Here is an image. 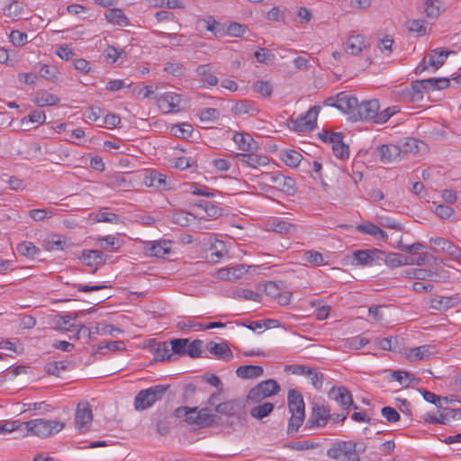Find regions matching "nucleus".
Segmentation results:
<instances>
[{
	"instance_id": "nucleus-1",
	"label": "nucleus",
	"mask_w": 461,
	"mask_h": 461,
	"mask_svg": "<svg viewBox=\"0 0 461 461\" xmlns=\"http://www.w3.org/2000/svg\"><path fill=\"white\" fill-rule=\"evenodd\" d=\"M399 112L400 107L397 105L380 110V104L377 99L365 100L358 103L357 112L353 115V121H366L375 124H383Z\"/></svg>"
},
{
	"instance_id": "nucleus-2",
	"label": "nucleus",
	"mask_w": 461,
	"mask_h": 461,
	"mask_svg": "<svg viewBox=\"0 0 461 461\" xmlns=\"http://www.w3.org/2000/svg\"><path fill=\"white\" fill-rule=\"evenodd\" d=\"M366 445L353 440H336L330 445L328 457L342 461H360V454L365 453Z\"/></svg>"
},
{
	"instance_id": "nucleus-3",
	"label": "nucleus",
	"mask_w": 461,
	"mask_h": 461,
	"mask_svg": "<svg viewBox=\"0 0 461 461\" xmlns=\"http://www.w3.org/2000/svg\"><path fill=\"white\" fill-rule=\"evenodd\" d=\"M288 409L291 417L288 421L287 433H296L305 419V404L303 394L296 389H290L287 394Z\"/></svg>"
},
{
	"instance_id": "nucleus-4",
	"label": "nucleus",
	"mask_w": 461,
	"mask_h": 461,
	"mask_svg": "<svg viewBox=\"0 0 461 461\" xmlns=\"http://www.w3.org/2000/svg\"><path fill=\"white\" fill-rule=\"evenodd\" d=\"M29 433L40 438H49L63 429L65 424L56 420L34 419L21 424Z\"/></svg>"
},
{
	"instance_id": "nucleus-5",
	"label": "nucleus",
	"mask_w": 461,
	"mask_h": 461,
	"mask_svg": "<svg viewBox=\"0 0 461 461\" xmlns=\"http://www.w3.org/2000/svg\"><path fill=\"white\" fill-rule=\"evenodd\" d=\"M168 389V384H157L147 389L140 390L134 399L135 410L144 411L149 409L156 402L160 401Z\"/></svg>"
},
{
	"instance_id": "nucleus-6",
	"label": "nucleus",
	"mask_w": 461,
	"mask_h": 461,
	"mask_svg": "<svg viewBox=\"0 0 461 461\" xmlns=\"http://www.w3.org/2000/svg\"><path fill=\"white\" fill-rule=\"evenodd\" d=\"M261 177L265 181L274 185V186H268L267 185H263L260 184L262 190L269 191L276 189L288 195H294L296 193L295 181L290 176H285L280 173H263Z\"/></svg>"
},
{
	"instance_id": "nucleus-7",
	"label": "nucleus",
	"mask_w": 461,
	"mask_h": 461,
	"mask_svg": "<svg viewBox=\"0 0 461 461\" xmlns=\"http://www.w3.org/2000/svg\"><path fill=\"white\" fill-rule=\"evenodd\" d=\"M280 391V386L276 381L268 379L263 381L251 388L247 396L249 403H258L262 400L276 395Z\"/></svg>"
},
{
	"instance_id": "nucleus-8",
	"label": "nucleus",
	"mask_w": 461,
	"mask_h": 461,
	"mask_svg": "<svg viewBox=\"0 0 461 461\" xmlns=\"http://www.w3.org/2000/svg\"><path fill=\"white\" fill-rule=\"evenodd\" d=\"M320 107L312 106L303 115L291 122L290 128L297 132L311 131L316 126Z\"/></svg>"
},
{
	"instance_id": "nucleus-9",
	"label": "nucleus",
	"mask_w": 461,
	"mask_h": 461,
	"mask_svg": "<svg viewBox=\"0 0 461 461\" xmlns=\"http://www.w3.org/2000/svg\"><path fill=\"white\" fill-rule=\"evenodd\" d=\"M181 101V95L174 92H167L157 97L158 108L166 113L180 112Z\"/></svg>"
},
{
	"instance_id": "nucleus-10",
	"label": "nucleus",
	"mask_w": 461,
	"mask_h": 461,
	"mask_svg": "<svg viewBox=\"0 0 461 461\" xmlns=\"http://www.w3.org/2000/svg\"><path fill=\"white\" fill-rule=\"evenodd\" d=\"M93 420L92 408L88 402H80L75 415V424L77 429L85 432Z\"/></svg>"
},
{
	"instance_id": "nucleus-11",
	"label": "nucleus",
	"mask_w": 461,
	"mask_h": 461,
	"mask_svg": "<svg viewBox=\"0 0 461 461\" xmlns=\"http://www.w3.org/2000/svg\"><path fill=\"white\" fill-rule=\"evenodd\" d=\"M384 255V251L376 249L357 250L353 253V260L361 266H372L379 264Z\"/></svg>"
},
{
	"instance_id": "nucleus-12",
	"label": "nucleus",
	"mask_w": 461,
	"mask_h": 461,
	"mask_svg": "<svg viewBox=\"0 0 461 461\" xmlns=\"http://www.w3.org/2000/svg\"><path fill=\"white\" fill-rule=\"evenodd\" d=\"M450 53V51L443 50L442 49L433 50L428 57L423 59L422 64L417 67L416 73H421L424 71L427 68V66L425 65L426 63H428L429 66L434 68L435 70L438 69L443 66L445 60Z\"/></svg>"
},
{
	"instance_id": "nucleus-13",
	"label": "nucleus",
	"mask_w": 461,
	"mask_h": 461,
	"mask_svg": "<svg viewBox=\"0 0 461 461\" xmlns=\"http://www.w3.org/2000/svg\"><path fill=\"white\" fill-rule=\"evenodd\" d=\"M328 395L330 399L336 401L342 407L343 411H348L350 406L357 409V406L353 402L351 393L345 386H333Z\"/></svg>"
},
{
	"instance_id": "nucleus-14",
	"label": "nucleus",
	"mask_w": 461,
	"mask_h": 461,
	"mask_svg": "<svg viewBox=\"0 0 461 461\" xmlns=\"http://www.w3.org/2000/svg\"><path fill=\"white\" fill-rule=\"evenodd\" d=\"M330 418V410L325 405L315 404L307 421L309 428L324 427Z\"/></svg>"
},
{
	"instance_id": "nucleus-15",
	"label": "nucleus",
	"mask_w": 461,
	"mask_h": 461,
	"mask_svg": "<svg viewBox=\"0 0 461 461\" xmlns=\"http://www.w3.org/2000/svg\"><path fill=\"white\" fill-rule=\"evenodd\" d=\"M80 259L91 268V273H95L105 263V255L98 249L84 250Z\"/></svg>"
},
{
	"instance_id": "nucleus-16",
	"label": "nucleus",
	"mask_w": 461,
	"mask_h": 461,
	"mask_svg": "<svg viewBox=\"0 0 461 461\" xmlns=\"http://www.w3.org/2000/svg\"><path fill=\"white\" fill-rule=\"evenodd\" d=\"M339 104L338 109L341 112L349 115L350 119L353 120L354 113L357 112L358 105L357 99L346 92H340L338 94Z\"/></svg>"
},
{
	"instance_id": "nucleus-17",
	"label": "nucleus",
	"mask_w": 461,
	"mask_h": 461,
	"mask_svg": "<svg viewBox=\"0 0 461 461\" xmlns=\"http://www.w3.org/2000/svg\"><path fill=\"white\" fill-rule=\"evenodd\" d=\"M242 409V401L239 399H233L216 404L215 411L226 417H235L239 415Z\"/></svg>"
},
{
	"instance_id": "nucleus-18",
	"label": "nucleus",
	"mask_w": 461,
	"mask_h": 461,
	"mask_svg": "<svg viewBox=\"0 0 461 461\" xmlns=\"http://www.w3.org/2000/svg\"><path fill=\"white\" fill-rule=\"evenodd\" d=\"M366 48V38L363 34L353 33L344 42V50L351 55H358Z\"/></svg>"
},
{
	"instance_id": "nucleus-19",
	"label": "nucleus",
	"mask_w": 461,
	"mask_h": 461,
	"mask_svg": "<svg viewBox=\"0 0 461 461\" xmlns=\"http://www.w3.org/2000/svg\"><path fill=\"white\" fill-rule=\"evenodd\" d=\"M236 158L240 163L254 168L267 166L269 163V159L267 156H261L255 153H238L236 154Z\"/></svg>"
},
{
	"instance_id": "nucleus-20",
	"label": "nucleus",
	"mask_w": 461,
	"mask_h": 461,
	"mask_svg": "<svg viewBox=\"0 0 461 461\" xmlns=\"http://www.w3.org/2000/svg\"><path fill=\"white\" fill-rule=\"evenodd\" d=\"M207 350L218 359L228 362L233 357L232 351L226 343H216L210 341L206 345Z\"/></svg>"
},
{
	"instance_id": "nucleus-21",
	"label": "nucleus",
	"mask_w": 461,
	"mask_h": 461,
	"mask_svg": "<svg viewBox=\"0 0 461 461\" xmlns=\"http://www.w3.org/2000/svg\"><path fill=\"white\" fill-rule=\"evenodd\" d=\"M231 112L236 115L256 116L259 109L254 101L243 99L233 105Z\"/></svg>"
},
{
	"instance_id": "nucleus-22",
	"label": "nucleus",
	"mask_w": 461,
	"mask_h": 461,
	"mask_svg": "<svg viewBox=\"0 0 461 461\" xmlns=\"http://www.w3.org/2000/svg\"><path fill=\"white\" fill-rule=\"evenodd\" d=\"M195 419H197L196 426L198 428H210L219 423L220 417L216 414L211 413L210 409L205 407L197 411Z\"/></svg>"
},
{
	"instance_id": "nucleus-23",
	"label": "nucleus",
	"mask_w": 461,
	"mask_h": 461,
	"mask_svg": "<svg viewBox=\"0 0 461 461\" xmlns=\"http://www.w3.org/2000/svg\"><path fill=\"white\" fill-rule=\"evenodd\" d=\"M379 157L382 162L391 163L401 157V148L393 144H384L378 148Z\"/></svg>"
},
{
	"instance_id": "nucleus-24",
	"label": "nucleus",
	"mask_w": 461,
	"mask_h": 461,
	"mask_svg": "<svg viewBox=\"0 0 461 461\" xmlns=\"http://www.w3.org/2000/svg\"><path fill=\"white\" fill-rule=\"evenodd\" d=\"M437 353L436 346L423 345L410 349L408 357L411 360H428Z\"/></svg>"
},
{
	"instance_id": "nucleus-25",
	"label": "nucleus",
	"mask_w": 461,
	"mask_h": 461,
	"mask_svg": "<svg viewBox=\"0 0 461 461\" xmlns=\"http://www.w3.org/2000/svg\"><path fill=\"white\" fill-rule=\"evenodd\" d=\"M268 227L272 231L280 234H293L297 230L296 225L280 218H275L271 220L268 222Z\"/></svg>"
},
{
	"instance_id": "nucleus-26",
	"label": "nucleus",
	"mask_w": 461,
	"mask_h": 461,
	"mask_svg": "<svg viewBox=\"0 0 461 461\" xmlns=\"http://www.w3.org/2000/svg\"><path fill=\"white\" fill-rule=\"evenodd\" d=\"M197 77L203 84L214 86L218 84V77L210 64L199 65L196 68Z\"/></svg>"
},
{
	"instance_id": "nucleus-27",
	"label": "nucleus",
	"mask_w": 461,
	"mask_h": 461,
	"mask_svg": "<svg viewBox=\"0 0 461 461\" xmlns=\"http://www.w3.org/2000/svg\"><path fill=\"white\" fill-rule=\"evenodd\" d=\"M74 364L70 360L52 361L45 365L44 370L50 375L59 376L62 371L72 369Z\"/></svg>"
},
{
	"instance_id": "nucleus-28",
	"label": "nucleus",
	"mask_w": 461,
	"mask_h": 461,
	"mask_svg": "<svg viewBox=\"0 0 461 461\" xmlns=\"http://www.w3.org/2000/svg\"><path fill=\"white\" fill-rule=\"evenodd\" d=\"M232 140L238 145L242 151H251L255 149L256 142L249 133L236 132L232 136Z\"/></svg>"
},
{
	"instance_id": "nucleus-29",
	"label": "nucleus",
	"mask_w": 461,
	"mask_h": 461,
	"mask_svg": "<svg viewBox=\"0 0 461 461\" xmlns=\"http://www.w3.org/2000/svg\"><path fill=\"white\" fill-rule=\"evenodd\" d=\"M263 367L259 366L246 365L237 368L236 374L244 379L255 378L263 375Z\"/></svg>"
},
{
	"instance_id": "nucleus-30",
	"label": "nucleus",
	"mask_w": 461,
	"mask_h": 461,
	"mask_svg": "<svg viewBox=\"0 0 461 461\" xmlns=\"http://www.w3.org/2000/svg\"><path fill=\"white\" fill-rule=\"evenodd\" d=\"M105 18L108 23L115 25L127 26L129 24L128 18L125 16L123 12L118 8L109 9L105 13Z\"/></svg>"
},
{
	"instance_id": "nucleus-31",
	"label": "nucleus",
	"mask_w": 461,
	"mask_h": 461,
	"mask_svg": "<svg viewBox=\"0 0 461 461\" xmlns=\"http://www.w3.org/2000/svg\"><path fill=\"white\" fill-rule=\"evenodd\" d=\"M380 261H384L385 264L393 268L401 266L408 265V256L400 254V253H388L383 256V259Z\"/></svg>"
},
{
	"instance_id": "nucleus-32",
	"label": "nucleus",
	"mask_w": 461,
	"mask_h": 461,
	"mask_svg": "<svg viewBox=\"0 0 461 461\" xmlns=\"http://www.w3.org/2000/svg\"><path fill=\"white\" fill-rule=\"evenodd\" d=\"M280 158L290 167H296L301 162L302 154L294 149H285L280 154Z\"/></svg>"
},
{
	"instance_id": "nucleus-33",
	"label": "nucleus",
	"mask_w": 461,
	"mask_h": 461,
	"mask_svg": "<svg viewBox=\"0 0 461 461\" xmlns=\"http://www.w3.org/2000/svg\"><path fill=\"white\" fill-rule=\"evenodd\" d=\"M144 183L148 186L165 189L167 186V176L161 173L152 171L145 177Z\"/></svg>"
},
{
	"instance_id": "nucleus-34",
	"label": "nucleus",
	"mask_w": 461,
	"mask_h": 461,
	"mask_svg": "<svg viewBox=\"0 0 461 461\" xmlns=\"http://www.w3.org/2000/svg\"><path fill=\"white\" fill-rule=\"evenodd\" d=\"M424 13L428 18H438L442 13V3L439 0H425Z\"/></svg>"
},
{
	"instance_id": "nucleus-35",
	"label": "nucleus",
	"mask_w": 461,
	"mask_h": 461,
	"mask_svg": "<svg viewBox=\"0 0 461 461\" xmlns=\"http://www.w3.org/2000/svg\"><path fill=\"white\" fill-rule=\"evenodd\" d=\"M274 408L275 406L272 402H265L253 407L250 410L249 414L257 420H262L267 417L273 411Z\"/></svg>"
},
{
	"instance_id": "nucleus-36",
	"label": "nucleus",
	"mask_w": 461,
	"mask_h": 461,
	"mask_svg": "<svg viewBox=\"0 0 461 461\" xmlns=\"http://www.w3.org/2000/svg\"><path fill=\"white\" fill-rule=\"evenodd\" d=\"M148 250L150 256L163 258L170 251L169 242L164 240L151 243Z\"/></svg>"
},
{
	"instance_id": "nucleus-37",
	"label": "nucleus",
	"mask_w": 461,
	"mask_h": 461,
	"mask_svg": "<svg viewBox=\"0 0 461 461\" xmlns=\"http://www.w3.org/2000/svg\"><path fill=\"white\" fill-rule=\"evenodd\" d=\"M172 222L175 224L185 227L191 224L195 220L193 213L185 211L175 212L171 216Z\"/></svg>"
},
{
	"instance_id": "nucleus-38",
	"label": "nucleus",
	"mask_w": 461,
	"mask_h": 461,
	"mask_svg": "<svg viewBox=\"0 0 461 461\" xmlns=\"http://www.w3.org/2000/svg\"><path fill=\"white\" fill-rule=\"evenodd\" d=\"M59 102V98L49 92H41L38 93L36 96L35 103L38 106H50V105H56Z\"/></svg>"
},
{
	"instance_id": "nucleus-39",
	"label": "nucleus",
	"mask_w": 461,
	"mask_h": 461,
	"mask_svg": "<svg viewBox=\"0 0 461 461\" xmlns=\"http://www.w3.org/2000/svg\"><path fill=\"white\" fill-rule=\"evenodd\" d=\"M99 324L90 329L86 328L84 324H79L75 338L77 339L84 338L86 342H88L94 335H99Z\"/></svg>"
},
{
	"instance_id": "nucleus-40",
	"label": "nucleus",
	"mask_w": 461,
	"mask_h": 461,
	"mask_svg": "<svg viewBox=\"0 0 461 461\" xmlns=\"http://www.w3.org/2000/svg\"><path fill=\"white\" fill-rule=\"evenodd\" d=\"M125 349V344L122 340L117 341H109V342H101L96 349L95 353L104 354V350H108L111 352L122 351Z\"/></svg>"
},
{
	"instance_id": "nucleus-41",
	"label": "nucleus",
	"mask_w": 461,
	"mask_h": 461,
	"mask_svg": "<svg viewBox=\"0 0 461 461\" xmlns=\"http://www.w3.org/2000/svg\"><path fill=\"white\" fill-rule=\"evenodd\" d=\"M17 251L24 257L34 258L40 249L31 241H23L17 246Z\"/></svg>"
},
{
	"instance_id": "nucleus-42",
	"label": "nucleus",
	"mask_w": 461,
	"mask_h": 461,
	"mask_svg": "<svg viewBox=\"0 0 461 461\" xmlns=\"http://www.w3.org/2000/svg\"><path fill=\"white\" fill-rule=\"evenodd\" d=\"M193 131V127L189 123H181L173 125L170 129V132L173 136L180 139L188 138Z\"/></svg>"
},
{
	"instance_id": "nucleus-43",
	"label": "nucleus",
	"mask_w": 461,
	"mask_h": 461,
	"mask_svg": "<svg viewBox=\"0 0 461 461\" xmlns=\"http://www.w3.org/2000/svg\"><path fill=\"white\" fill-rule=\"evenodd\" d=\"M95 221L98 222H108L116 224L120 221L119 215L111 212L107 208L101 209L95 217Z\"/></svg>"
},
{
	"instance_id": "nucleus-44",
	"label": "nucleus",
	"mask_w": 461,
	"mask_h": 461,
	"mask_svg": "<svg viewBox=\"0 0 461 461\" xmlns=\"http://www.w3.org/2000/svg\"><path fill=\"white\" fill-rule=\"evenodd\" d=\"M126 55L127 54L125 50H118L111 45H109L104 51L105 60L111 64L116 62L120 58H125Z\"/></svg>"
},
{
	"instance_id": "nucleus-45",
	"label": "nucleus",
	"mask_w": 461,
	"mask_h": 461,
	"mask_svg": "<svg viewBox=\"0 0 461 461\" xmlns=\"http://www.w3.org/2000/svg\"><path fill=\"white\" fill-rule=\"evenodd\" d=\"M172 356L173 354L167 342L159 343L154 352V357L156 360H169Z\"/></svg>"
},
{
	"instance_id": "nucleus-46",
	"label": "nucleus",
	"mask_w": 461,
	"mask_h": 461,
	"mask_svg": "<svg viewBox=\"0 0 461 461\" xmlns=\"http://www.w3.org/2000/svg\"><path fill=\"white\" fill-rule=\"evenodd\" d=\"M254 56L258 62L264 64L273 63L276 58L275 54L266 48H260L258 50L255 51Z\"/></svg>"
},
{
	"instance_id": "nucleus-47",
	"label": "nucleus",
	"mask_w": 461,
	"mask_h": 461,
	"mask_svg": "<svg viewBox=\"0 0 461 461\" xmlns=\"http://www.w3.org/2000/svg\"><path fill=\"white\" fill-rule=\"evenodd\" d=\"M420 392L425 401L435 404L438 408H442L443 403H447V397L438 396L434 393L426 390H422Z\"/></svg>"
},
{
	"instance_id": "nucleus-48",
	"label": "nucleus",
	"mask_w": 461,
	"mask_h": 461,
	"mask_svg": "<svg viewBox=\"0 0 461 461\" xmlns=\"http://www.w3.org/2000/svg\"><path fill=\"white\" fill-rule=\"evenodd\" d=\"M252 88L256 93L260 94L262 96H270L273 92V87L267 81H257L253 84Z\"/></svg>"
},
{
	"instance_id": "nucleus-49",
	"label": "nucleus",
	"mask_w": 461,
	"mask_h": 461,
	"mask_svg": "<svg viewBox=\"0 0 461 461\" xmlns=\"http://www.w3.org/2000/svg\"><path fill=\"white\" fill-rule=\"evenodd\" d=\"M303 259L314 266H321L324 262L322 254L314 250L304 251Z\"/></svg>"
},
{
	"instance_id": "nucleus-50",
	"label": "nucleus",
	"mask_w": 461,
	"mask_h": 461,
	"mask_svg": "<svg viewBox=\"0 0 461 461\" xmlns=\"http://www.w3.org/2000/svg\"><path fill=\"white\" fill-rule=\"evenodd\" d=\"M198 206L203 208L210 217L217 218L221 215V209L211 202L201 201Z\"/></svg>"
},
{
	"instance_id": "nucleus-51",
	"label": "nucleus",
	"mask_w": 461,
	"mask_h": 461,
	"mask_svg": "<svg viewBox=\"0 0 461 461\" xmlns=\"http://www.w3.org/2000/svg\"><path fill=\"white\" fill-rule=\"evenodd\" d=\"M187 339H174L170 341L171 351L177 355H185L188 343Z\"/></svg>"
},
{
	"instance_id": "nucleus-52",
	"label": "nucleus",
	"mask_w": 461,
	"mask_h": 461,
	"mask_svg": "<svg viewBox=\"0 0 461 461\" xmlns=\"http://www.w3.org/2000/svg\"><path fill=\"white\" fill-rule=\"evenodd\" d=\"M203 341L200 339H194L191 343H187L185 354L189 357L195 358L200 357L202 353Z\"/></svg>"
},
{
	"instance_id": "nucleus-53",
	"label": "nucleus",
	"mask_w": 461,
	"mask_h": 461,
	"mask_svg": "<svg viewBox=\"0 0 461 461\" xmlns=\"http://www.w3.org/2000/svg\"><path fill=\"white\" fill-rule=\"evenodd\" d=\"M285 371L296 375L311 376L312 367L304 365H290L285 366Z\"/></svg>"
},
{
	"instance_id": "nucleus-54",
	"label": "nucleus",
	"mask_w": 461,
	"mask_h": 461,
	"mask_svg": "<svg viewBox=\"0 0 461 461\" xmlns=\"http://www.w3.org/2000/svg\"><path fill=\"white\" fill-rule=\"evenodd\" d=\"M220 116V112L215 108H204L200 111L199 118L202 122H213Z\"/></svg>"
},
{
	"instance_id": "nucleus-55",
	"label": "nucleus",
	"mask_w": 461,
	"mask_h": 461,
	"mask_svg": "<svg viewBox=\"0 0 461 461\" xmlns=\"http://www.w3.org/2000/svg\"><path fill=\"white\" fill-rule=\"evenodd\" d=\"M454 298L439 297L432 300V307L437 310H447L454 305Z\"/></svg>"
},
{
	"instance_id": "nucleus-56",
	"label": "nucleus",
	"mask_w": 461,
	"mask_h": 461,
	"mask_svg": "<svg viewBox=\"0 0 461 461\" xmlns=\"http://www.w3.org/2000/svg\"><path fill=\"white\" fill-rule=\"evenodd\" d=\"M369 343V340L361 336H356L351 339H348L345 345L350 349H359Z\"/></svg>"
},
{
	"instance_id": "nucleus-57",
	"label": "nucleus",
	"mask_w": 461,
	"mask_h": 461,
	"mask_svg": "<svg viewBox=\"0 0 461 461\" xmlns=\"http://www.w3.org/2000/svg\"><path fill=\"white\" fill-rule=\"evenodd\" d=\"M357 230L359 232L368 234V235H371L374 237H377V233H380V231H381V228L379 226H377L376 224L371 223V222L359 224L357 227Z\"/></svg>"
},
{
	"instance_id": "nucleus-58",
	"label": "nucleus",
	"mask_w": 461,
	"mask_h": 461,
	"mask_svg": "<svg viewBox=\"0 0 461 461\" xmlns=\"http://www.w3.org/2000/svg\"><path fill=\"white\" fill-rule=\"evenodd\" d=\"M206 23V30L209 32H212L216 37L221 36L224 33V30L221 27V24L212 19V17H209Z\"/></svg>"
},
{
	"instance_id": "nucleus-59",
	"label": "nucleus",
	"mask_w": 461,
	"mask_h": 461,
	"mask_svg": "<svg viewBox=\"0 0 461 461\" xmlns=\"http://www.w3.org/2000/svg\"><path fill=\"white\" fill-rule=\"evenodd\" d=\"M103 249L110 248L111 250H117L120 248V240L112 236H105L98 240Z\"/></svg>"
},
{
	"instance_id": "nucleus-60",
	"label": "nucleus",
	"mask_w": 461,
	"mask_h": 461,
	"mask_svg": "<svg viewBox=\"0 0 461 461\" xmlns=\"http://www.w3.org/2000/svg\"><path fill=\"white\" fill-rule=\"evenodd\" d=\"M454 209L447 204H438L435 207L434 212L441 219H449L454 214Z\"/></svg>"
},
{
	"instance_id": "nucleus-61",
	"label": "nucleus",
	"mask_w": 461,
	"mask_h": 461,
	"mask_svg": "<svg viewBox=\"0 0 461 461\" xmlns=\"http://www.w3.org/2000/svg\"><path fill=\"white\" fill-rule=\"evenodd\" d=\"M383 417L386 419L388 422H396L400 420L399 412L393 407L385 406L381 410Z\"/></svg>"
},
{
	"instance_id": "nucleus-62",
	"label": "nucleus",
	"mask_w": 461,
	"mask_h": 461,
	"mask_svg": "<svg viewBox=\"0 0 461 461\" xmlns=\"http://www.w3.org/2000/svg\"><path fill=\"white\" fill-rule=\"evenodd\" d=\"M332 150L335 157L341 160L348 159L349 157V148L344 142L337 144V146L335 147H332Z\"/></svg>"
},
{
	"instance_id": "nucleus-63",
	"label": "nucleus",
	"mask_w": 461,
	"mask_h": 461,
	"mask_svg": "<svg viewBox=\"0 0 461 461\" xmlns=\"http://www.w3.org/2000/svg\"><path fill=\"white\" fill-rule=\"evenodd\" d=\"M443 251L447 253L452 259L461 263V249L452 242L448 241Z\"/></svg>"
},
{
	"instance_id": "nucleus-64",
	"label": "nucleus",
	"mask_w": 461,
	"mask_h": 461,
	"mask_svg": "<svg viewBox=\"0 0 461 461\" xmlns=\"http://www.w3.org/2000/svg\"><path fill=\"white\" fill-rule=\"evenodd\" d=\"M10 41L14 46H23L27 41V34L17 30L10 33Z\"/></svg>"
}]
</instances>
